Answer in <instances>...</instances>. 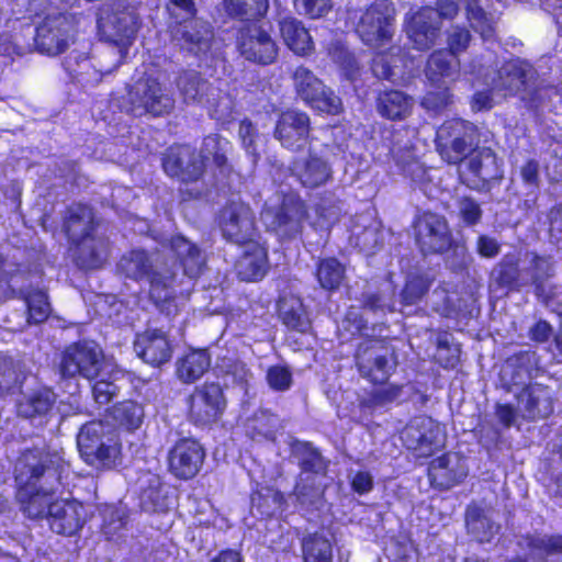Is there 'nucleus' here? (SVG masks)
Returning <instances> with one entry per match:
<instances>
[{
	"mask_svg": "<svg viewBox=\"0 0 562 562\" xmlns=\"http://www.w3.org/2000/svg\"><path fill=\"white\" fill-rule=\"evenodd\" d=\"M66 471V463L57 454L31 450L18 459L14 469L18 499L29 518L48 519V507L55 504L53 496L61 488Z\"/></svg>",
	"mask_w": 562,
	"mask_h": 562,
	"instance_id": "obj_1",
	"label": "nucleus"
},
{
	"mask_svg": "<svg viewBox=\"0 0 562 562\" xmlns=\"http://www.w3.org/2000/svg\"><path fill=\"white\" fill-rule=\"evenodd\" d=\"M117 271L135 281L146 280L149 284V299L161 313L167 316L178 313L176 284L179 265L176 261H169L160 254L134 249L121 257Z\"/></svg>",
	"mask_w": 562,
	"mask_h": 562,
	"instance_id": "obj_2",
	"label": "nucleus"
},
{
	"mask_svg": "<svg viewBox=\"0 0 562 562\" xmlns=\"http://www.w3.org/2000/svg\"><path fill=\"white\" fill-rule=\"evenodd\" d=\"M65 231L76 245V260L86 269H97L103 265L109 254V243L103 236L94 234V217L87 205L68 207L64 223Z\"/></svg>",
	"mask_w": 562,
	"mask_h": 562,
	"instance_id": "obj_3",
	"label": "nucleus"
},
{
	"mask_svg": "<svg viewBox=\"0 0 562 562\" xmlns=\"http://www.w3.org/2000/svg\"><path fill=\"white\" fill-rule=\"evenodd\" d=\"M413 228L415 243L424 255L442 254L452 249L458 257L457 266L467 265V248L454 241L452 231L443 215L424 212L415 218Z\"/></svg>",
	"mask_w": 562,
	"mask_h": 562,
	"instance_id": "obj_4",
	"label": "nucleus"
},
{
	"mask_svg": "<svg viewBox=\"0 0 562 562\" xmlns=\"http://www.w3.org/2000/svg\"><path fill=\"white\" fill-rule=\"evenodd\" d=\"M77 446L85 462L95 468L112 467L120 454L113 426L102 420L85 424L77 435Z\"/></svg>",
	"mask_w": 562,
	"mask_h": 562,
	"instance_id": "obj_5",
	"label": "nucleus"
},
{
	"mask_svg": "<svg viewBox=\"0 0 562 562\" xmlns=\"http://www.w3.org/2000/svg\"><path fill=\"white\" fill-rule=\"evenodd\" d=\"M78 18L58 7H49L34 36L38 52L48 56L64 53L75 42Z\"/></svg>",
	"mask_w": 562,
	"mask_h": 562,
	"instance_id": "obj_6",
	"label": "nucleus"
},
{
	"mask_svg": "<svg viewBox=\"0 0 562 562\" xmlns=\"http://www.w3.org/2000/svg\"><path fill=\"white\" fill-rule=\"evenodd\" d=\"M395 14L391 1L375 0L370 5L353 11L350 19L357 21L356 32L364 44L381 47L392 41Z\"/></svg>",
	"mask_w": 562,
	"mask_h": 562,
	"instance_id": "obj_7",
	"label": "nucleus"
},
{
	"mask_svg": "<svg viewBox=\"0 0 562 562\" xmlns=\"http://www.w3.org/2000/svg\"><path fill=\"white\" fill-rule=\"evenodd\" d=\"M475 139L474 124L459 119L449 120L437 131V150L448 164L462 165L475 151Z\"/></svg>",
	"mask_w": 562,
	"mask_h": 562,
	"instance_id": "obj_8",
	"label": "nucleus"
},
{
	"mask_svg": "<svg viewBox=\"0 0 562 562\" xmlns=\"http://www.w3.org/2000/svg\"><path fill=\"white\" fill-rule=\"evenodd\" d=\"M128 111L140 116L150 114L162 116L169 114L175 108V99L157 79L142 77L127 92Z\"/></svg>",
	"mask_w": 562,
	"mask_h": 562,
	"instance_id": "obj_9",
	"label": "nucleus"
},
{
	"mask_svg": "<svg viewBox=\"0 0 562 562\" xmlns=\"http://www.w3.org/2000/svg\"><path fill=\"white\" fill-rule=\"evenodd\" d=\"M111 362L94 342L83 341L70 345L64 352L60 372L63 376L80 375L88 380L105 375Z\"/></svg>",
	"mask_w": 562,
	"mask_h": 562,
	"instance_id": "obj_10",
	"label": "nucleus"
},
{
	"mask_svg": "<svg viewBox=\"0 0 562 562\" xmlns=\"http://www.w3.org/2000/svg\"><path fill=\"white\" fill-rule=\"evenodd\" d=\"M188 417L198 426L217 422L224 414L227 401L220 383L205 382L194 387L188 398Z\"/></svg>",
	"mask_w": 562,
	"mask_h": 562,
	"instance_id": "obj_11",
	"label": "nucleus"
},
{
	"mask_svg": "<svg viewBox=\"0 0 562 562\" xmlns=\"http://www.w3.org/2000/svg\"><path fill=\"white\" fill-rule=\"evenodd\" d=\"M218 227L225 239L244 245L255 240L257 235L255 213L241 201H231L220 211Z\"/></svg>",
	"mask_w": 562,
	"mask_h": 562,
	"instance_id": "obj_12",
	"label": "nucleus"
},
{
	"mask_svg": "<svg viewBox=\"0 0 562 562\" xmlns=\"http://www.w3.org/2000/svg\"><path fill=\"white\" fill-rule=\"evenodd\" d=\"M293 83L297 95L311 108L328 114L341 111V100L304 66L293 72Z\"/></svg>",
	"mask_w": 562,
	"mask_h": 562,
	"instance_id": "obj_13",
	"label": "nucleus"
},
{
	"mask_svg": "<svg viewBox=\"0 0 562 562\" xmlns=\"http://www.w3.org/2000/svg\"><path fill=\"white\" fill-rule=\"evenodd\" d=\"M401 439L417 457H429L443 446L445 431L432 418L418 416L405 426Z\"/></svg>",
	"mask_w": 562,
	"mask_h": 562,
	"instance_id": "obj_14",
	"label": "nucleus"
},
{
	"mask_svg": "<svg viewBox=\"0 0 562 562\" xmlns=\"http://www.w3.org/2000/svg\"><path fill=\"white\" fill-rule=\"evenodd\" d=\"M237 48L247 60L261 65L272 64L278 56V45L270 34V27L249 23L238 32Z\"/></svg>",
	"mask_w": 562,
	"mask_h": 562,
	"instance_id": "obj_15",
	"label": "nucleus"
},
{
	"mask_svg": "<svg viewBox=\"0 0 562 562\" xmlns=\"http://www.w3.org/2000/svg\"><path fill=\"white\" fill-rule=\"evenodd\" d=\"M305 216L304 202L295 195H286L279 207L266 206L261 212V221L267 228L282 237L299 234Z\"/></svg>",
	"mask_w": 562,
	"mask_h": 562,
	"instance_id": "obj_16",
	"label": "nucleus"
},
{
	"mask_svg": "<svg viewBox=\"0 0 562 562\" xmlns=\"http://www.w3.org/2000/svg\"><path fill=\"white\" fill-rule=\"evenodd\" d=\"M176 86L182 101L189 105H200L217 112L220 101H225L220 95L218 89L195 70L181 71L176 80Z\"/></svg>",
	"mask_w": 562,
	"mask_h": 562,
	"instance_id": "obj_17",
	"label": "nucleus"
},
{
	"mask_svg": "<svg viewBox=\"0 0 562 562\" xmlns=\"http://www.w3.org/2000/svg\"><path fill=\"white\" fill-rule=\"evenodd\" d=\"M162 166L166 173L184 183L199 181L205 171L202 156L189 145L170 147L164 157Z\"/></svg>",
	"mask_w": 562,
	"mask_h": 562,
	"instance_id": "obj_18",
	"label": "nucleus"
},
{
	"mask_svg": "<svg viewBox=\"0 0 562 562\" xmlns=\"http://www.w3.org/2000/svg\"><path fill=\"white\" fill-rule=\"evenodd\" d=\"M390 356L381 341L370 340L361 344L356 356L359 372L373 383L385 382L394 367Z\"/></svg>",
	"mask_w": 562,
	"mask_h": 562,
	"instance_id": "obj_19",
	"label": "nucleus"
},
{
	"mask_svg": "<svg viewBox=\"0 0 562 562\" xmlns=\"http://www.w3.org/2000/svg\"><path fill=\"white\" fill-rule=\"evenodd\" d=\"M214 40L213 27L202 20H190L180 23L173 30V41L183 52L195 57H206Z\"/></svg>",
	"mask_w": 562,
	"mask_h": 562,
	"instance_id": "obj_20",
	"label": "nucleus"
},
{
	"mask_svg": "<svg viewBox=\"0 0 562 562\" xmlns=\"http://www.w3.org/2000/svg\"><path fill=\"white\" fill-rule=\"evenodd\" d=\"M204 459L203 447L196 440L184 438L177 441L169 451V469L176 477L190 480L200 472Z\"/></svg>",
	"mask_w": 562,
	"mask_h": 562,
	"instance_id": "obj_21",
	"label": "nucleus"
},
{
	"mask_svg": "<svg viewBox=\"0 0 562 562\" xmlns=\"http://www.w3.org/2000/svg\"><path fill=\"white\" fill-rule=\"evenodd\" d=\"M459 177L470 188L477 189L480 183L501 178L496 155L490 148L473 151L459 168Z\"/></svg>",
	"mask_w": 562,
	"mask_h": 562,
	"instance_id": "obj_22",
	"label": "nucleus"
},
{
	"mask_svg": "<svg viewBox=\"0 0 562 562\" xmlns=\"http://www.w3.org/2000/svg\"><path fill=\"white\" fill-rule=\"evenodd\" d=\"M441 32V21L431 7H425L414 12L406 20V34L414 48L428 50L437 42Z\"/></svg>",
	"mask_w": 562,
	"mask_h": 562,
	"instance_id": "obj_23",
	"label": "nucleus"
},
{
	"mask_svg": "<svg viewBox=\"0 0 562 562\" xmlns=\"http://www.w3.org/2000/svg\"><path fill=\"white\" fill-rule=\"evenodd\" d=\"M273 135L284 148L300 150L310 135V117L306 113L294 110L282 112L276 123Z\"/></svg>",
	"mask_w": 562,
	"mask_h": 562,
	"instance_id": "obj_24",
	"label": "nucleus"
},
{
	"mask_svg": "<svg viewBox=\"0 0 562 562\" xmlns=\"http://www.w3.org/2000/svg\"><path fill=\"white\" fill-rule=\"evenodd\" d=\"M533 68L527 61L510 59L503 64L488 85L493 92L504 97L518 93L533 77Z\"/></svg>",
	"mask_w": 562,
	"mask_h": 562,
	"instance_id": "obj_25",
	"label": "nucleus"
},
{
	"mask_svg": "<svg viewBox=\"0 0 562 562\" xmlns=\"http://www.w3.org/2000/svg\"><path fill=\"white\" fill-rule=\"evenodd\" d=\"M428 475L434 486L440 490L451 488L468 475L465 459L458 453H446L431 461Z\"/></svg>",
	"mask_w": 562,
	"mask_h": 562,
	"instance_id": "obj_26",
	"label": "nucleus"
},
{
	"mask_svg": "<svg viewBox=\"0 0 562 562\" xmlns=\"http://www.w3.org/2000/svg\"><path fill=\"white\" fill-rule=\"evenodd\" d=\"M293 176L306 188L325 184L333 175L330 164L319 154L310 149L306 157L297 158L292 164Z\"/></svg>",
	"mask_w": 562,
	"mask_h": 562,
	"instance_id": "obj_27",
	"label": "nucleus"
},
{
	"mask_svg": "<svg viewBox=\"0 0 562 562\" xmlns=\"http://www.w3.org/2000/svg\"><path fill=\"white\" fill-rule=\"evenodd\" d=\"M134 349L138 357L154 367L168 362L172 353L170 342L160 329H147L137 335Z\"/></svg>",
	"mask_w": 562,
	"mask_h": 562,
	"instance_id": "obj_28",
	"label": "nucleus"
},
{
	"mask_svg": "<svg viewBox=\"0 0 562 562\" xmlns=\"http://www.w3.org/2000/svg\"><path fill=\"white\" fill-rule=\"evenodd\" d=\"M48 521L56 533L71 536L83 525V506L75 502H55L48 507Z\"/></svg>",
	"mask_w": 562,
	"mask_h": 562,
	"instance_id": "obj_29",
	"label": "nucleus"
},
{
	"mask_svg": "<svg viewBox=\"0 0 562 562\" xmlns=\"http://www.w3.org/2000/svg\"><path fill=\"white\" fill-rule=\"evenodd\" d=\"M517 401L525 418H543L553 412L552 391L542 384L536 383L522 389Z\"/></svg>",
	"mask_w": 562,
	"mask_h": 562,
	"instance_id": "obj_30",
	"label": "nucleus"
},
{
	"mask_svg": "<svg viewBox=\"0 0 562 562\" xmlns=\"http://www.w3.org/2000/svg\"><path fill=\"white\" fill-rule=\"evenodd\" d=\"M247 249L236 265L238 277L243 281L256 282L261 280L268 269V254L266 248L257 243H247Z\"/></svg>",
	"mask_w": 562,
	"mask_h": 562,
	"instance_id": "obj_31",
	"label": "nucleus"
},
{
	"mask_svg": "<svg viewBox=\"0 0 562 562\" xmlns=\"http://www.w3.org/2000/svg\"><path fill=\"white\" fill-rule=\"evenodd\" d=\"M391 153L403 175L414 183L423 186L430 181L428 169L416 158L409 142L403 145L400 144V140L394 142Z\"/></svg>",
	"mask_w": 562,
	"mask_h": 562,
	"instance_id": "obj_32",
	"label": "nucleus"
},
{
	"mask_svg": "<svg viewBox=\"0 0 562 562\" xmlns=\"http://www.w3.org/2000/svg\"><path fill=\"white\" fill-rule=\"evenodd\" d=\"M169 247L178 257L183 268V273L189 278H196L202 272L205 259L196 245L182 235L172 236Z\"/></svg>",
	"mask_w": 562,
	"mask_h": 562,
	"instance_id": "obj_33",
	"label": "nucleus"
},
{
	"mask_svg": "<svg viewBox=\"0 0 562 562\" xmlns=\"http://www.w3.org/2000/svg\"><path fill=\"white\" fill-rule=\"evenodd\" d=\"M465 524L469 533L479 542H490L499 530L494 520V512L471 505L467 509Z\"/></svg>",
	"mask_w": 562,
	"mask_h": 562,
	"instance_id": "obj_34",
	"label": "nucleus"
},
{
	"mask_svg": "<svg viewBox=\"0 0 562 562\" xmlns=\"http://www.w3.org/2000/svg\"><path fill=\"white\" fill-rule=\"evenodd\" d=\"M139 503L146 512H159L167 508V498L159 475L146 472L137 481Z\"/></svg>",
	"mask_w": 562,
	"mask_h": 562,
	"instance_id": "obj_35",
	"label": "nucleus"
},
{
	"mask_svg": "<svg viewBox=\"0 0 562 562\" xmlns=\"http://www.w3.org/2000/svg\"><path fill=\"white\" fill-rule=\"evenodd\" d=\"M69 77L82 86H94L101 81L102 74L85 53L72 50L63 63Z\"/></svg>",
	"mask_w": 562,
	"mask_h": 562,
	"instance_id": "obj_36",
	"label": "nucleus"
},
{
	"mask_svg": "<svg viewBox=\"0 0 562 562\" xmlns=\"http://www.w3.org/2000/svg\"><path fill=\"white\" fill-rule=\"evenodd\" d=\"M280 33L285 45L295 54L305 56L314 49L312 37L303 23L295 18H284L279 22Z\"/></svg>",
	"mask_w": 562,
	"mask_h": 562,
	"instance_id": "obj_37",
	"label": "nucleus"
},
{
	"mask_svg": "<svg viewBox=\"0 0 562 562\" xmlns=\"http://www.w3.org/2000/svg\"><path fill=\"white\" fill-rule=\"evenodd\" d=\"M351 237L356 246L367 254H374L383 240L380 224L367 215L357 218V223L351 231Z\"/></svg>",
	"mask_w": 562,
	"mask_h": 562,
	"instance_id": "obj_38",
	"label": "nucleus"
},
{
	"mask_svg": "<svg viewBox=\"0 0 562 562\" xmlns=\"http://www.w3.org/2000/svg\"><path fill=\"white\" fill-rule=\"evenodd\" d=\"M211 358L206 350H192L177 362V375L184 383L199 380L210 368Z\"/></svg>",
	"mask_w": 562,
	"mask_h": 562,
	"instance_id": "obj_39",
	"label": "nucleus"
},
{
	"mask_svg": "<svg viewBox=\"0 0 562 562\" xmlns=\"http://www.w3.org/2000/svg\"><path fill=\"white\" fill-rule=\"evenodd\" d=\"M106 371L105 375L95 378L97 381L92 385V396L99 405H106L119 396L122 387L121 382L124 380L125 375L124 372L113 363Z\"/></svg>",
	"mask_w": 562,
	"mask_h": 562,
	"instance_id": "obj_40",
	"label": "nucleus"
},
{
	"mask_svg": "<svg viewBox=\"0 0 562 562\" xmlns=\"http://www.w3.org/2000/svg\"><path fill=\"white\" fill-rule=\"evenodd\" d=\"M458 71L459 63L448 50H436L428 58L426 77L434 83L441 79L453 80Z\"/></svg>",
	"mask_w": 562,
	"mask_h": 562,
	"instance_id": "obj_41",
	"label": "nucleus"
},
{
	"mask_svg": "<svg viewBox=\"0 0 562 562\" xmlns=\"http://www.w3.org/2000/svg\"><path fill=\"white\" fill-rule=\"evenodd\" d=\"M291 454L300 465L301 472L326 475L327 462L311 443L294 442L291 448Z\"/></svg>",
	"mask_w": 562,
	"mask_h": 562,
	"instance_id": "obj_42",
	"label": "nucleus"
},
{
	"mask_svg": "<svg viewBox=\"0 0 562 562\" xmlns=\"http://www.w3.org/2000/svg\"><path fill=\"white\" fill-rule=\"evenodd\" d=\"M56 402L55 394L49 390H41L24 396L18 404L19 415L25 418L46 416Z\"/></svg>",
	"mask_w": 562,
	"mask_h": 562,
	"instance_id": "obj_43",
	"label": "nucleus"
},
{
	"mask_svg": "<svg viewBox=\"0 0 562 562\" xmlns=\"http://www.w3.org/2000/svg\"><path fill=\"white\" fill-rule=\"evenodd\" d=\"M279 314L283 324L304 333L310 328V319L300 299L291 296L279 301Z\"/></svg>",
	"mask_w": 562,
	"mask_h": 562,
	"instance_id": "obj_44",
	"label": "nucleus"
},
{
	"mask_svg": "<svg viewBox=\"0 0 562 562\" xmlns=\"http://www.w3.org/2000/svg\"><path fill=\"white\" fill-rule=\"evenodd\" d=\"M101 23L109 25L114 35L121 40H131L136 34L139 26V19L134 8L123 7L109 16V21Z\"/></svg>",
	"mask_w": 562,
	"mask_h": 562,
	"instance_id": "obj_45",
	"label": "nucleus"
},
{
	"mask_svg": "<svg viewBox=\"0 0 562 562\" xmlns=\"http://www.w3.org/2000/svg\"><path fill=\"white\" fill-rule=\"evenodd\" d=\"M412 108V100L401 91H386L379 97L378 109L381 115L390 120L405 117Z\"/></svg>",
	"mask_w": 562,
	"mask_h": 562,
	"instance_id": "obj_46",
	"label": "nucleus"
},
{
	"mask_svg": "<svg viewBox=\"0 0 562 562\" xmlns=\"http://www.w3.org/2000/svg\"><path fill=\"white\" fill-rule=\"evenodd\" d=\"M492 279L502 288L518 290L527 284V281L520 279L518 261L514 256H505L502 261L493 269Z\"/></svg>",
	"mask_w": 562,
	"mask_h": 562,
	"instance_id": "obj_47",
	"label": "nucleus"
},
{
	"mask_svg": "<svg viewBox=\"0 0 562 562\" xmlns=\"http://www.w3.org/2000/svg\"><path fill=\"white\" fill-rule=\"evenodd\" d=\"M325 475L301 472L294 487V494L301 504H313L324 492Z\"/></svg>",
	"mask_w": 562,
	"mask_h": 562,
	"instance_id": "obj_48",
	"label": "nucleus"
},
{
	"mask_svg": "<svg viewBox=\"0 0 562 562\" xmlns=\"http://www.w3.org/2000/svg\"><path fill=\"white\" fill-rule=\"evenodd\" d=\"M431 281L423 274H409L405 285L400 294V304L402 307H409L419 304L426 293L429 291Z\"/></svg>",
	"mask_w": 562,
	"mask_h": 562,
	"instance_id": "obj_49",
	"label": "nucleus"
},
{
	"mask_svg": "<svg viewBox=\"0 0 562 562\" xmlns=\"http://www.w3.org/2000/svg\"><path fill=\"white\" fill-rule=\"evenodd\" d=\"M305 562H331V543L324 536L314 533L305 537L302 542Z\"/></svg>",
	"mask_w": 562,
	"mask_h": 562,
	"instance_id": "obj_50",
	"label": "nucleus"
},
{
	"mask_svg": "<svg viewBox=\"0 0 562 562\" xmlns=\"http://www.w3.org/2000/svg\"><path fill=\"white\" fill-rule=\"evenodd\" d=\"M465 10L472 29L480 33L483 40L492 38L495 24L494 16L483 10L479 0H468Z\"/></svg>",
	"mask_w": 562,
	"mask_h": 562,
	"instance_id": "obj_51",
	"label": "nucleus"
},
{
	"mask_svg": "<svg viewBox=\"0 0 562 562\" xmlns=\"http://www.w3.org/2000/svg\"><path fill=\"white\" fill-rule=\"evenodd\" d=\"M231 142L218 134H211L203 139L202 147L198 155L202 156L203 161L212 158L213 162L223 168L227 164V153L231 150Z\"/></svg>",
	"mask_w": 562,
	"mask_h": 562,
	"instance_id": "obj_52",
	"label": "nucleus"
},
{
	"mask_svg": "<svg viewBox=\"0 0 562 562\" xmlns=\"http://www.w3.org/2000/svg\"><path fill=\"white\" fill-rule=\"evenodd\" d=\"M227 14L239 19H256L262 16L268 8V0H224Z\"/></svg>",
	"mask_w": 562,
	"mask_h": 562,
	"instance_id": "obj_53",
	"label": "nucleus"
},
{
	"mask_svg": "<svg viewBox=\"0 0 562 562\" xmlns=\"http://www.w3.org/2000/svg\"><path fill=\"white\" fill-rule=\"evenodd\" d=\"M316 277L323 289H338L345 278V267L335 258L323 259L318 263Z\"/></svg>",
	"mask_w": 562,
	"mask_h": 562,
	"instance_id": "obj_54",
	"label": "nucleus"
},
{
	"mask_svg": "<svg viewBox=\"0 0 562 562\" xmlns=\"http://www.w3.org/2000/svg\"><path fill=\"white\" fill-rule=\"evenodd\" d=\"M111 414L120 425L136 429L143 422L144 409L136 402L124 401L114 405Z\"/></svg>",
	"mask_w": 562,
	"mask_h": 562,
	"instance_id": "obj_55",
	"label": "nucleus"
},
{
	"mask_svg": "<svg viewBox=\"0 0 562 562\" xmlns=\"http://www.w3.org/2000/svg\"><path fill=\"white\" fill-rule=\"evenodd\" d=\"M279 426L280 424L277 416L262 413L255 418L252 425L249 427V432L254 440L274 441Z\"/></svg>",
	"mask_w": 562,
	"mask_h": 562,
	"instance_id": "obj_56",
	"label": "nucleus"
},
{
	"mask_svg": "<svg viewBox=\"0 0 562 562\" xmlns=\"http://www.w3.org/2000/svg\"><path fill=\"white\" fill-rule=\"evenodd\" d=\"M456 214L465 226H474L482 218L480 203L471 196L462 195L456 199Z\"/></svg>",
	"mask_w": 562,
	"mask_h": 562,
	"instance_id": "obj_57",
	"label": "nucleus"
},
{
	"mask_svg": "<svg viewBox=\"0 0 562 562\" xmlns=\"http://www.w3.org/2000/svg\"><path fill=\"white\" fill-rule=\"evenodd\" d=\"M25 302L29 310V322L35 324L44 322L49 313L50 305L47 301V295L43 291H34L25 296Z\"/></svg>",
	"mask_w": 562,
	"mask_h": 562,
	"instance_id": "obj_58",
	"label": "nucleus"
},
{
	"mask_svg": "<svg viewBox=\"0 0 562 562\" xmlns=\"http://www.w3.org/2000/svg\"><path fill=\"white\" fill-rule=\"evenodd\" d=\"M284 497L281 492L273 488H263L252 496V504L257 506L262 515L271 516L282 507Z\"/></svg>",
	"mask_w": 562,
	"mask_h": 562,
	"instance_id": "obj_59",
	"label": "nucleus"
},
{
	"mask_svg": "<svg viewBox=\"0 0 562 562\" xmlns=\"http://www.w3.org/2000/svg\"><path fill=\"white\" fill-rule=\"evenodd\" d=\"M362 305L366 310L373 313L393 312L396 310L395 302L390 296L387 290H379L378 292H367L362 296Z\"/></svg>",
	"mask_w": 562,
	"mask_h": 562,
	"instance_id": "obj_60",
	"label": "nucleus"
},
{
	"mask_svg": "<svg viewBox=\"0 0 562 562\" xmlns=\"http://www.w3.org/2000/svg\"><path fill=\"white\" fill-rule=\"evenodd\" d=\"M294 8L299 14L311 19L326 15L333 8L331 0H294Z\"/></svg>",
	"mask_w": 562,
	"mask_h": 562,
	"instance_id": "obj_61",
	"label": "nucleus"
},
{
	"mask_svg": "<svg viewBox=\"0 0 562 562\" xmlns=\"http://www.w3.org/2000/svg\"><path fill=\"white\" fill-rule=\"evenodd\" d=\"M402 389L396 385H385L383 387L374 390L371 395L363 401V406L369 408L383 407L401 395Z\"/></svg>",
	"mask_w": 562,
	"mask_h": 562,
	"instance_id": "obj_62",
	"label": "nucleus"
},
{
	"mask_svg": "<svg viewBox=\"0 0 562 562\" xmlns=\"http://www.w3.org/2000/svg\"><path fill=\"white\" fill-rule=\"evenodd\" d=\"M238 135L246 153L250 155L252 157V161L256 162L259 158V154L257 151L258 132L256 126L251 121L245 119L239 124Z\"/></svg>",
	"mask_w": 562,
	"mask_h": 562,
	"instance_id": "obj_63",
	"label": "nucleus"
},
{
	"mask_svg": "<svg viewBox=\"0 0 562 562\" xmlns=\"http://www.w3.org/2000/svg\"><path fill=\"white\" fill-rule=\"evenodd\" d=\"M268 385L278 392L288 391L292 385V373L286 367H270L266 375Z\"/></svg>",
	"mask_w": 562,
	"mask_h": 562,
	"instance_id": "obj_64",
	"label": "nucleus"
}]
</instances>
